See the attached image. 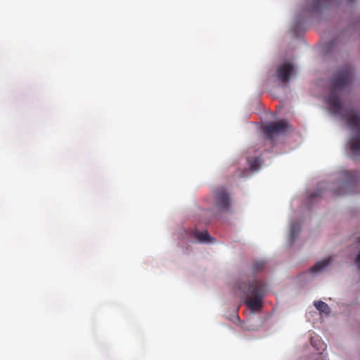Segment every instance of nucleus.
I'll use <instances>...</instances> for the list:
<instances>
[{
  "mask_svg": "<svg viewBox=\"0 0 360 360\" xmlns=\"http://www.w3.org/2000/svg\"><path fill=\"white\" fill-rule=\"evenodd\" d=\"M353 70L346 66L340 70L333 77L330 85V92L326 98L330 110L336 115H342V119L354 132L349 145L351 155L357 160L360 157V115L354 110L342 113V107L340 100V92L349 86L353 79Z\"/></svg>",
  "mask_w": 360,
  "mask_h": 360,
  "instance_id": "obj_1",
  "label": "nucleus"
},
{
  "mask_svg": "<svg viewBox=\"0 0 360 360\" xmlns=\"http://www.w3.org/2000/svg\"><path fill=\"white\" fill-rule=\"evenodd\" d=\"M238 289L242 292L245 303L252 311H258L262 307V300L266 292V284L258 280L252 283H240Z\"/></svg>",
  "mask_w": 360,
  "mask_h": 360,
  "instance_id": "obj_2",
  "label": "nucleus"
},
{
  "mask_svg": "<svg viewBox=\"0 0 360 360\" xmlns=\"http://www.w3.org/2000/svg\"><path fill=\"white\" fill-rule=\"evenodd\" d=\"M290 130V125L286 120H278L266 124L263 127V132L267 139L273 141L275 136L286 134Z\"/></svg>",
  "mask_w": 360,
  "mask_h": 360,
  "instance_id": "obj_3",
  "label": "nucleus"
},
{
  "mask_svg": "<svg viewBox=\"0 0 360 360\" xmlns=\"http://www.w3.org/2000/svg\"><path fill=\"white\" fill-rule=\"evenodd\" d=\"M214 204L213 211L216 212H227L231 205L229 195L224 187L213 191Z\"/></svg>",
  "mask_w": 360,
  "mask_h": 360,
  "instance_id": "obj_4",
  "label": "nucleus"
},
{
  "mask_svg": "<svg viewBox=\"0 0 360 360\" xmlns=\"http://www.w3.org/2000/svg\"><path fill=\"white\" fill-rule=\"evenodd\" d=\"M293 71L294 66L292 64L284 63L277 68V77L281 82L286 83Z\"/></svg>",
  "mask_w": 360,
  "mask_h": 360,
  "instance_id": "obj_5",
  "label": "nucleus"
},
{
  "mask_svg": "<svg viewBox=\"0 0 360 360\" xmlns=\"http://www.w3.org/2000/svg\"><path fill=\"white\" fill-rule=\"evenodd\" d=\"M332 262L331 257L326 258L321 261L316 262L313 266L309 269V272L311 274L318 273L323 270L327 266Z\"/></svg>",
  "mask_w": 360,
  "mask_h": 360,
  "instance_id": "obj_6",
  "label": "nucleus"
},
{
  "mask_svg": "<svg viewBox=\"0 0 360 360\" xmlns=\"http://www.w3.org/2000/svg\"><path fill=\"white\" fill-rule=\"evenodd\" d=\"M194 238H195L200 242L209 243L212 240V238L210 236L207 231L200 232L195 229L193 233Z\"/></svg>",
  "mask_w": 360,
  "mask_h": 360,
  "instance_id": "obj_7",
  "label": "nucleus"
},
{
  "mask_svg": "<svg viewBox=\"0 0 360 360\" xmlns=\"http://www.w3.org/2000/svg\"><path fill=\"white\" fill-rule=\"evenodd\" d=\"M344 176L349 184H356L360 178V174L356 171H345Z\"/></svg>",
  "mask_w": 360,
  "mask_h": 360,
  "instance_id": "obj_8",
  "label": "nucleus"
},
{
  "mask_svg": "<svg viewBox=\"0 0 360 360\" xmlns=\"http://www.w3.org/2000/svg\"><path fill=\"white\" fill-rule=\"evenodd\" d=\"M300 231V226L298 223L291 225L290 228V243H292Z\"/></svg>",
  "mask_w": 360,
  "mask_h": 360,
  "instance_id": "obj_9",
  "label": "nucleus"
},
{
  "mask_svg": "<svg viewBox=\"0 0 360 360\" xmlns=\"http://www.w3.org/2000/svg\"><path fill=\"white\" fill-rule=\"evenodd\" d=\"M314 306L321 313H324L326 314L330 313V308L328 305L324 302L316 301L314 302Z\"/></svg>",
  "mask_w": 360,
  "mask_h": 360,
  "instance_id": "obj_10",
  "label": "nucleus"
},
{
  "mask_svg": "<svg viewBox=\"0 0 360 360\" xmlns=\"http://www.w3.org/2000/svg\"><path fill=\"white\" fill-rule=\"evenodd\" d=\"M264 266H265V262L263 260H259V261H256L253 263L252 268V271L254 272H257V271H259L262 269H263Z\"/></svg>",
  "mask_w": 360,
  "mask_h": 360,
  "instance_id": "obj_11",
  "label": "nucleus"
},
{
  "mask_svg": "<svg viewBox=\"0 0 360 360\" xmlns=\"http://www.w3.org/2000/svg\"><path fill=\"white\" fill-rule=\"evenodd\" d=\"M249 162L252 170H257L259 168L261 164L259 158H254L252 161L249 160Z\"/></svg>",
  "mask_w": 360,
  "mask_h": 360,
  "instance_id": "obj_12",
  "label": "nucleus"
},
{
  "mask_svg": "<svg viewBox=\"0 0 360 360\" xmlns=\"http://www.w3.org/2000/svg\"><path fill=\"white\" fill-rule=\"evenodd\" d=\"M320 196L319 193H314L309 195V200L312 201L314 199L319 198Z\"/></svg>",
  "mask_w": 360,
  "mask_h": 360,
  "instance_id": "obj_13",
  "label": "nucleus"
},
{
  "mask_svg": "<svg viewBox=\"0 0 360 360\" xmlns=\"http://www.w3.org/2000/svg\"><path fill=\"white\" fill-rule=\"evenodd\" d=\"M355 262L358 266V269L360 270V251L358 252L356 257Z\"/></svg>",
  "mask_w": 360,
  "mask_h": 360,
  "instance_id": "obj_14",
  "label": "nucleus"
},
{
  "mask_svg": "<svg viewBox=\"0 0 360 360\" xmlns=\"http://www.w3.org/2000/svg\"><path fill=\"white\" fill-rule=\"evenodd\" d=\"M316 6L319 7L321 4V0H315Z\"/></svg>",
  "mask_w": 360,
  "mask_h": 360,
  "instance_id": "obj_15",
  "label": "nucleus"
},
{
  "mask_svg": "<svg viewBox=\"0 0 360 360\" xmlns=\"http://www.w3.org/2000/svg\"><path fill=\"white\" fill-rule=\"evenodd\" d=\"M345 193V192H342V191H340L337 194L338 195H343Z\"/></svg>",
  "mask_w": 360,
  "mask_h": 360,
  "instance_id": "obj_16",
  "label": "nucleus"
},
{
  "mask_svg": "<svg viewBox=\"0 0 360 360\" xmlns=\"http://www.w3.org/2000/svg\"><path fill=\"white\" fill-rule=\"evenodd\" d=\"M209 222H210V221H209V220H206V221H205V224H207V223H209Z\"/></svg>",
  "mask_w": 360,
  "mask_h": 360,
  "instance_id": "obj_17",
  "label": "nucleus"
},
{
  "mask_svg": "<svg viewBox=\"0 0 360 360\" xmlns=\"http://www.w3.org/2000/svg\"><path fill=\"white\" fill-rule=\"evenodd\" d=\"M358 242L360 243V236L358 238Z\"/></svg>",
  "mask_w": 360,
  "mask_h": 360,
  "instance_id": "obj_18",
  "label": "nucleus"
}]
</instances>
